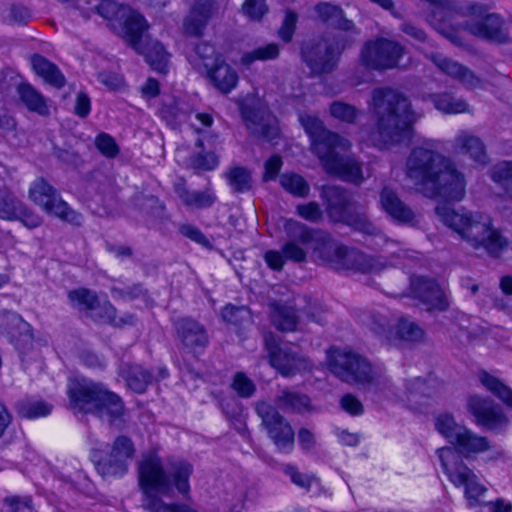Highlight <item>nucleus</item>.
Wrapping results in <instances>:
<instances>
[{
  "instance_id": "obj_1",
  "label": "nucleus",
  "mask_w": 512,
  "mask_h": 512,
  "mask_svg": "<svg viewBox=\"0 0 512 512\" xmlns=\"http://www.w3.org/2000/svg\"><path fill=\"white\" fill-rule=\"evenodd\" d=\"M287 240L284 243L286 257L294 263H303L307 259L308 247L312 249L314 261L326 264L336 270L355 269L362 273H379L390 265H397L402 258L408 257V250L398 247L399 243H387V260L383 256H370L348 250L338 244L332 236L321 229H315L295 219H287L283 226Z\"/></svg>"
},
{
  "instance_id": "obj_2",
  "label": "nucleus",
  "mask_w": 512,
  "mask_h": 512,
  "mask_svg": "<svg viewBox=\"0 0 512 512\" xmlns=\"http://www.w3.org/2000/svg\"><path fill=\"white\" fill-rule=\"evenodd\" d=\"M405 173L426 197L461 201L465 196L464 175L438 151L434 140H424L413 147L406 159Z\"/></svg>"
},
{
  "instance_id": "obj_3",
  "label": "nucleus",
  "mask_w": 512,
  "mask_h": 512,
  "mask_svg": "<svg viewBox=\"0 0 512 512\" xmlns=\"http://www.w3.org/2000/svg\"><path fill=\"white\" fill-rule=\"evenodd\" d=\"M139 485L145 495L143 506L150 512H194L185 504H166L156 494L170 496L172 493L171 481L176 489L183 495L190 490L189 478L193 473V466L185 460H176L170 463L169 474L164 470L161 458L150 453L145 455L138 466Z\"/></svg>"
},
{
  "instance_id": "obj_4",
  "label": "nucleus",
  "mask_w": 512,
  "mask_h": 512,
  "mask_svg": "<svg viewBox=\"0 0 512 512\" xmlns=\"http://www.w3.org/2000/svg\"><path fill=\"white\" fill-rule=\"evenodd\" d=\"M299 121L311 139V150L319 158L324 170L343 181L361 184L364 181L362 163L347 154L351 142L327 130L315 115L300 113Z\"/></svg>"
},
{
  "instance_id": "obj_5",
  "label": "nucleus",
  "mask_w": 512,
  "mask_h": 512,
  "mask_svg": "<svg viewBox=\"0 0 512 512\" xmlns=\"http://www.w3.org/2000/svg\"><path fill=\"white\" fill-rule=\"evenodd\" d=\"M372 104L379 141L384 146L410 143L420 116L409 98L397 89L380 87L372 92Z\"/></svg>"
},
{
  "instance_id": "obj_6",
  "label": "nucleus",
  "mask_w": 512,
  "mask_h": 512,
  "mask_svg": "<svg viewBox=\"0 0 512 512\" xmlns=\"http://www.w3.org/2000/svg\"><path fill=\"white\" fill-rule=\"evenodd\" d=\"M435 213L446 227L476 250L482 248L489 255L498 257L507 246V241L500 231L480 212L439 204L435 207Z\"/></svg>"
},
{
  "instance_id": "obj_7",
  "label": "nucleus",
  "mask_w": 512,
  "mask_h": 512,
  "mask_svg": "<svg viewBox=\"0 0 512 512\" xmlns=\"http://www.w3.org/2000/svg\"><path fill=\"white\" fill-rule=\"evenodd\" d=\"M70 408L74 412L91 413L107 418L110 423L122 417L124 404L121 398L101 383L82 378L71 380L68 385Z\"/></svg>"
},
{
  "instance_id": "obj_8",
  "label": "nucleus",
  "mask_w": 512,
  "mask_h": 512,
  "mask_svg": "<svg viewBox=\"0 0 512 512\" xmlns=\"http://www.w3.org/2000/svg\"><path fill=\"white\" fill-rule=\"evenodd\" d=\"M331 372L349 384H359L374 393H394L393 383L382 368H374L364 357L335 350L329 358Z\"/></svg>"
},
{
  "instance_id": "obj_9",
  "label": "nucleus",
  "mask_w": 512,
  "mask_h": 512,
  "mask_svg": "<svg viewBox=\"0 0 512 512\" xmlns=\"http://www.w3.org/2000/svg\"><path fill=\"white\" fill-rule=\"evenodd\" d=\"M355 43L351 35L322 37L302 46V59L312 74H328L337 68L342 53Z\"/></svg>"
},
{
  "instance_id": "obj_10",
  "label": "nucleus",
  "mask_w": 512,
  "mask_h": 512,
  "mask_svg": "<svg viewBox=\"0 0 512 512\" xmlns=\"http://www.w3.org/2000/svg\"><path fill=\"white\" fill-rule=\"evenodd\" d=\"M437 455L444 473L457 488H462L469 507L482 504L481 497L488 491L476 473L469 468L454 449H438Z\"/></svg>"
},
{
  "instance_id": "obj_11",
  "label": "nucleus",
  "mask_w": 512,
  "mask_h": 512,
  "mask_svg": "<svg viewBox=\"0 0 512 512\" xmlns=\"http://www.w3.org/2000/svg\"><path fill=\"white\" fill-rule=\"evenodd\" d=\"M435 428L451 445L440 449H454L461 459L462 457L470 458L490 449V443L486 437L457 423L451 414L438 415L435 420Z\"/></svg>"
},
{
  "instance_id": "obj_12",
  "label": "nucleus",
  "mask_w": 512,
  "mask_h": 512,
  "mask_svg": "<svg viewBox=\"0 0 512 512\" xmlns=\"http://www.w3.org/2000/svg\"><path fill=\"white\" fill-rule=\"evenodd\" d=\"M468 13L470 18L462 24V28L471 35L496 44L510 42V32L500 14L489 12L483 4L470 5Z\"/></svg>"
},
{
  "instance_id": "obj_13",
  "label": "nucleus",
  "mask_w": 512,
  "mask_h": 512,
  "mask_svg": "<svg viewBox=\"0 0 512 512\" xmlns=\"http://www.w3.org/2000/svg\"><path fill=\"white\" fill-rule=\"evenodd\" d=\"M135 452L136 449L132 439L125 435H119L111 444L107 454L94 451L92 460L97 472L103 478H120L128 472Z\"/></svg>"
},
{
  "instance_id": "obj_14",
  "label": "nucleus",
  "mask_w": 512,
  "mask_h": 512,
  "mask_svg": "<svg viewBox=\"0 0 512 512\" xmlns=\"http://www.w3.org/2000/svg\"><path fill=\"white\" fill-rule=\"evenodd\" d=\"M29 198L46 213L75 226H80L83 216L71 209L57 190L43 178L35 180L29 188Z\"/></svg>"
},
{
  "instance_id": "obj_15",
  "label": "nucleus",
  "mask_w": 512,
  "mask_h": 512,
  "mask_svg": "<svg viewBox=\"0 0 512 512\" xmlns=\"http://www.w3.org/2000/svg\"><path fill=\"white\" fill-rule=\"evenodd\" d=\"M270 439L281 452L289 453L294 447V431L290 423L278 412L277 408L265 401L255 406Z\"/></svg>"
},
{
  "instance_id": "obj_16",
  "label": "nucleus",
  "mask_w": 512,
  "mask_h": 512,
  "mask_svg": "<svg viewBox=\"0 0 512 512\" xmlns=\"http://www.w3.org/2000/svg\"><path fill=\"white\" fill-rule=\"evenodd\" d=\"M404 52L399 43L379 38L368 41L360 52V63L369 70H386L398 65Z\"/></svg>"
},
{
  "instance_id": "obj_17",
  "label": "nucleus",
  "mask_w": 512,
  "mask_h": 512,
  "mask_svg": "<svg viewBox=\"0 0 512 512\" xmlns=\"http://www.w3.org/2000/svg\"><path fill=\"white\" fill-rule=\"evenodd\" d=\"M264 344L268 352L269 362L285 377L311 370L312 363L304 355L293 351L290 347H282L271 332L264 335Z\"/></svg>"
},
{
  "instance_id": "obj_18",
  "label": "nucleus",
  "mask_w": 512,
  "mask_h": 512,
  "mask_svg": "<svg viewBox=\"0 0 512 512\" xmlns=\"http://www.w3.org/2000/svg\"><path fill=\"white\" fill-rule=\"evenodd\" d=\"M321 197L331 221L341 223L356 207L352 195L345 188L336 185L323 186Z\"/></svg>"
},
{
  "instance_id": "obj_19",
  "label": "nucleus",
  "mask_w": 512,
  "mask_h": 512,
  "mask_svg": "<svg viewBox=\"0 0 512 512\" xmlns=\"http://www.w3.org/2000/svg\"><path fill=\"white\" fill-rule=\"evenodd\" d=\"M470 412L477 423L489 430H500L507 425V418L501 408L493 401L479 396H471L468 401Z\"/></svg>"
},
{
  "instance_id": "obj_20",
  "label": "nucleus",
  "mask_w": 512,
  "mask_h": 512,
  "mask_svg": "<svg viewBox=\"0 0 512 512\" xmlns=\"http://www.w3.org/2000/svg\"><path fill=\"white\" fill-rule=\"evenodd\" d=\"M411 291L415 298L427 305L428 310L445 311L449 307L444 291L432 279L412 277Z\"/></svg>"
},
{
  "instance_id": "obj_21",
  "label": "nucleus",
  "mask_w": 512,
  "mask_h": 512,
  "mask_svg": "<svg viewBox=\"0 0 512 512\" xmlns=\"http://www.w3.org/2000/svg\"><path fill=\"white\" fill-rule=\"evenodd\" d=\"M216 12V0H196L183 20L184 34L191 37H201L209 20Z\"/></svg>"
},
{
  "instance_id": "obj_22",
  "label": "nucleus",
  "mask_w": 512,
  "mask_h": 512,
  "mask_svg": "<svg viewBox=\"0 0 512 512\" xmlns=\"http://www.w3.org/2000/svg\"><path fill=\"white\" fill-rule=\"evenodd\" d=\"M175 329L182 345L192 352H201L209 344L206 328L194 319H179L175 324Z\"/></svg>"
},
{
  "instance_id": "obj_23",
  "label": "nucleus",
  "mask_w": 512,
  "mask_h": 512,
  "mask_svg": "<svg viewBox=\"0 0 512 512\" xmlns=\"http://www.w3.org/2000/svg\"><path fill=\"white\" fill-rule=\"evenodd\" d=\"M380 206L382 210L399 224L414 226L417 224L415 212L405 204L397 192L391 187H384L380 192Z\"/></svg>"
},
{
  "instance_id": "obj_24",
  "label": "nucleus",
  "mask_w": 512,
  "mask_h": 512,
  "mask_svg": "<svg viewBox=\"0 0 512 512\" xmlns=\"http://www.w3.org/2000/svg\"><path fill=\"white\" fill-rule=\"evenodd\" d=\"M427 57L438 67V69L457 80L468 89H476L482 85L481 79L466 66L457 61L444 57L438 53H431Z\"/></svg>"
},
{
  "instance_id": "obj_25",
  "label": "nucleus",
  "mask_w": 512,
  "mask_h": 512,
  "mask_svg": "<svg viewBox=\"0 0 512 512\" xmlns=\"http://www.w3.org/2000/svg\"><path fill=\"white\" fill-rule=\"evenodd\" d=\"M314 11L320 21L346 32V35H351L357 41L360 29L356 27L352 20L346 17L340 6L330 2H320L314 7Z\"/></svg>"
},
{
  "instance_id": "obj_26",
  "label": "nucleus",
  "mask_w": 512,
  "mask_h": 512,
  "mask_svg": "<svg viewBox=\"0 0 512 512\" xmlns=\"http://www.w3.org/2000/svg\"><path fill=\"white\" fill-rule=\"evenodd\" d=\"M29 325L22 317L11 311H3L0 314V330L17 349L24 348L30 342L27 334Z\"/></svg>"
},
{
  "instance_id": "obj_27",
  "label": "nucleus",
  "mask_w": 512,
  "mask_h": 512,
  "mask_svg": "<svg viewBox=\"0 0 512 512\" xmlns=\"http://www.w3.org/2000/svg\"><path fill=\"white\" fill-rule=\"evenodd\" d=\"M205 72L213 86L224 94L234 89L238 82L236 71L223 59H216V62L207 68Z\"/></svg>"
},
{
  "instance_id": "obj_28",
  "label": "nucleus",
  "mask_w": 512,
  "mask_h": 512,
  "mask_svg": "<svg viewBox=\"0 0 512 512\" xmlns=\"http://www.w3.org/2000/svg\"><path fill=\"white\" fill-rule=\"evenodd\" d=\"M175 192L183 205L192 209H208L217 201V196L211 187L197 191L188 189L185 183H178L175 185Z\"/></svg>"
},
{
  "instance_id": "obj_29",
  "label": "nucleus",
  "mask_w": 512,
  "mask_h": 512,
  "mask_svg": "<svg viewBox=\"0 0 512 512\" xmlns=\"http://www.w3.org/2000/svg\"><path fill=\"white\" fill-rule=\"evenodd\" d=\"M124 28V38L128 44L137 52H143L142 37L148 28L145 18L129 7V14L121 22Z\"/></svg>"
},
{
  "instance_id": "obj_30",
  "label": "nucleus",
  "mask_w": 512,
  "mask_h": 512,
  "mask_svg": "<svg viewBox=\"0 0 512 512\" xmlns=\"http://www.w3.org/2000/svg\"><path fill=\"white\" fill-rule=\"evenodd\" d=\"M275 404L284 412L302 413L311 406L310 398L298 391L283 389L275 397Z\"/></svg>"
},
{
  "instance_id": "obj_31",
  "label": "nucleus",
  "mask_w": 512,
  "mask_h": 512,
  "mask_svg": "<svg viewBox=\"0 0 512 512\" xmlns=\"http://www.w3.org/2000/svg\"><path fill=\"white\" fill-rule=\"evenodd\" d=\"M271 322L279 331L292 332L299 324V317L294 307L288 304L273 303L271 305Z\"/></svg>"
},
{
  "instance_id": "obj_32",
  "label": "nucleus",
  "mask_w": 512,
  "mask_h": 512,
  "mask_svg": "<svg viewBox=\"0 0 512 512\" xmlns=\"http://www.w3.org/2000/svg\"><path fill=\"white\" fill-rule=\"evenodd\" d=\"M430 388L426 380L416 377L406 383V401L409 407L417 412H422L428 404Z\"/></svg>"
},
{
  "instance_id": "obj_33",
  "label": "nucleus",
  "mask_w": 512,
  "mask_h": 512,
  "mask_svg": "<svg viewBox=\"0 0 512 512\" xmlns=\"http://www.w3.org/2000/svg\"><path fill=\"white\" fill-rule=\"evenodd\" d=\"M32 67L37 75L42 77L44 81L56 88H62L65 85V77L59 68L48 59L41 55L32 57Z\"/></svg>"
},
{
  "instance_id": "obj_34",
  "label": "nucleus",
  "mask_w": 512,
  "mask_h": 512,
  "mask_svg": "<svg viewBox=\"0 0 512 512\" xmlns=\"http://www.w3.org/2000/svg\"><path fill=\"white\" fill-rule=\"evenodd\" d=\"M455 149L458 152L469 154L478 163L483 164L486 162L487 156L484 144L478 137L468 132L463 131L457 135L455 138Z\"/></svg>"
},
{
  "instance_id": "obj_35",
  "label": "nucleus",
  "mask_w": 512,
  "mask_h": 512,
  "mask_svg": "<svg viewBox=\"0 0 512 512\" xmlns=\"http://www.w3.org/2000/svg\"><path fill=\"white\" fill-rule=\"evenodd\" d=\"M242 116L246 122L247 128L250 129L253 134L259 135L266 140H273L277 137L278 129L266 122L263 115H259V112L251 108H244L242 110Z\"/></svg>"
},
{
  "instance_id": "obj_36",
  "label": "nucleus",
  "mask_w": 512,
  "mask_h": 512,
  "mask_svg": "<svg viewBox=\"0 0 512 512\" xmlns=\"http://www.w3.org/2000/svg\"><path fill=\"white\" fill-rule=\"evenodd\" d=\"M17 92L21 102L29 111L42 116L49 114V107L46 103V99L30 84H20L17 88Z\"/></svg>"
},
{
  "instance_id": "obj_37",
  "label": "nucleus",
  "mask_w": 512,
  "mask_h": 512,
  "mask_svg": "<svg viewBox=\"0 0 512 512\" xmlns=\"http://www.w3.org/2000/svg\"><path fill=\"white\" fill-rule=\"evenodd\" d=\"M122 376L127 386L136 393H143L152 382L151 373L136 364H126L122 368Z\"/></svg>"
},
{
  "instance_id": "obj_38",
  "label": "nucleus",
  "mask_w": 512,
  "mask_h": 512,
  "mask_svg": "<svg viewBox=\"0 0 512 512\" xmlns=\"http://www.w3.org/2000/svg\"><path fill=\"white\" fill-rule=\"evenodd\" d=\"M435 108L446 114L470 112L469 104L462 98L450 93H438L430 96Z\"/></svg>"
},
{
  "instance_id": "obj_39",
  "label": "nucleus",
  "mask_w": 512,
  "mask_h": 512,
  "mask_svg": "<svg viewBox=\"0 0 512 512\" xmlns=\"http://www.w3.org/2000/svg\"><path fill=\"white\" fill-rule=\"evenodd\" d=\"M479 381L481 384L500 400H502L507 406L512 408V389L506 386L498 378L490 375L486 371H481L478 374Z\"/></svg>"
},
{
  "instance_id": "obj_40",
  "label": "nucleus",
  "mask_w": 512,
  "mask_h": 512,
  "mask_svg": "<svg viewBox=\"0 0 512 512\" xmlns=\"http://www.w3.org/2000/svg\"><path fill=\"white\" fill-rule=\"evenodd\" d=\"M146 61L157 72L166 73L169 54L159 42H153L147 47L143 45V52Z\"/></svg>"
},
{
  "instance_id": "obj_41",
  "label": "nucleus",
  "mask_w": 512,
  "mask_h": 512,
  "mask_svg": "<svg viewBox=\"0 0 512 512\" xmlns=\"http://www.w3.org/2000/svg\"><path fill=\"white\" fill-rule=\"evenodd\" d=\"M23 211V202L6 188H0V218L16 220L19 212Z\"/></svg>"
},
{
  "instance_id": "obj_42",
  "label": "nucleus",
  "mask_w": 512,
  "mask_h": 512,
  "mask_svg": "<svg viewBox=\"0 0 512 512\" xmlns=\"http://www.w3.org/2000/svg\"><path fill=\"white\" fill-rule=\"evenodd\" d=\"M68 298L73 306L91 315L98 307L97 295L89 289L80 288L68 293Z\"/></svg>"
},
{
  "instance_id": "obj_43",
  "label": "nucleus",
  "mask_w": 512,
  "mask_h": 512,
  "mask_svg": "<svg viewBox=\"0 0 512 512\" xmlns=\"http://www.w3.org/2000/svg\"><path fill=\"white\" fill-rule=\"evenodd\" d=\"M395 322L388 311H375L370 314L368 325L377 335L392 340Z\"/></svg>"
},
{
  "instance_id": "obj_44",
  "label": "nucleus",
  "mask_w": 512,
  "mask_h": 512,
  "mask_svg": "<svg viewBox=\"0 0 512 512\" xmlns=\"http://www.w3.org/2000/svg\"><path fill=\"white\" fill-rule=\"evenodd\" d=\"M225 177L235 193H245L252 188L251 173L245 167H233L225 173Z\"/></svg>"
},
{
  "instance_id": "obj_45",
  "label": "nucleus",
  "mask_w": 512,
  "mask_h": 512,
  "mask_svg": "<svg viewBox=\"0 0 512 512\" xmlns=\"http://www.w3.org/2000/svg\"><path fill=\"white\" fill-rule=\"evenodd\" d=\"M216 59H222L217 56L212 45L202 42L195 46L194 55L189 56V60L196 69L206 70L216 62Z\"/></svg>"
},
{
  "instance_id": "obj_46",
  "label": "nucleus",
  "mask_w": 512,
  "mask_h": 512,
  "mask_svg": "<svg viewBox=\"0 0 512 512\" xmlns=\"http://www.w3.org/2000/svg\"><path fill=\"white\" fill-rule=\"evenodd\" d=\"M90 317L96 321L109 322L115 326L134 323V317L132 315L117 320L116 309L109 301L100 303L98 300L97 310L91 313Z\"/></svg>"
},
{
  "instance_id": "obj_47",
  "label": "nucleus",
  "mask_w": 512,
  "mask_h": 512,
  "mask_svg": "<svg viewBox=\"0 0 512 512\" xmlns=\"http://www.w3.org/2000/svg\"><path fill=\"white\" fill-rule=\"evenodd\" d=\"M281 186L296 197H307L310 192L308 182L299 174L284 173L280 176Z\"/></svg>"
},
{
  "instance_id": "obj_48",
  "label": "nucleus",
  "mask_w": 512,
  "mask_h": 512,
  "mask_svg": "<svg viewBox=\"0 0 512 512\" xmlns=\"http://www.w3.org/2000/svg\"><path fill=\"white\" fill-rule=\"evenodd\" d=\"M423 330L412 321L405 318L398 319L394 324L393 338L397 337L408 342L419 341L423 338Z\"/></svg>"
},
{
  "instance_id": "obj_49",
  "label": "nucleus",
  "mask_w": 512,
  "mask_h": 512,
  "mask_svg": "<svg viewBox=\"0 0 512 512\" xmlns=\"http://www.w3.org/2000/svg\"><path fill=\"white\" fill-rule=\"evenodd\" d=\"M96 12L108 21L121 23L125 15L129 14V6L119 4L114 0H102L96 6Z\"/></svg>"
},
{
  "instance_id": "obj_50",
  "label": "nucleus",
  "mask_w": 512,
  "mask_h": 512,
  "mask_svg": "<svg viewBox=\"0 0 512 512\" xmlns=\"http://www.w3.org/2000/svg\"><path fill=\"white\" fill-rule=\"evenodd\" d=\"M17 409L22 417L34 419L49 415L52 405L42 400H25L18 404Z\"/></svg>"
},
{
  "instance_id": "obj_51",
  "label": "nucleus",
  "mask_w": 512,
  "mask_h": 512,
  "mask_svg": "<svg viewBox=\"0 0 512 512\" xmlns=\"http://www.w3.org/2000/svg\"><path fill=\"white\" fill-rule=\"evenodd\" d=\"M279 56V46L276 43H269L265 46L258 47L253 51L242 55L241 63L245 66L251 65L254 61H267L276 59Z\"/></svg>"
},
{
  "instance_id": "obj_52",
  "label": "nucleus",
  "mask_w": 512,
  "mask_h": 512,
  "mask_svg": "<svg viewBox=\"0 0 512 512\" xmlns=\"http://www.w3.org/2000/svg\"><path fill=\"white\" fill-rule=\"evenodd\" d=\"M491 178L512 197V162H501L491 171Z\"/></svg>"
},
{
  "instance_id": "obj_53",
  "label": "nucleus",
  "mask_w": 512,
  "mask_h": 512,
  "mask_svg": "<svg viewBox=\"0 0 512 512\" xmlns=\"http://www.w3.org/2000/svg\"><path fill=\"white\" fill-rule=\"evenodd\" d=\"M341 223H344L364 234L374 235L377 232V228L368 219L367 215L365 213L359 212L356 207Z\"/></svg>"
},
{
  "instance_id": "obj_54",
  "label": "nucleus",
  "mask_w": 512,
  "mask_h": 512,
  "mask_svg": "<svg viewBox=\"0 0 512 512\" xmlns=\"http://www.w3.org/2000/svg\"><path fill=\"white\" fill-rule=\"evenodd\" d=\"M221 315L225 322L235 326L251 322V312L246 306L227 305L223 308Z\"/></svg>"
},
{
  "instance_id": "obj_55",
  "label": "nucleus",
  "mask_w": 512,
  "mask_h": 512,
  "mask_svg": "<svg viewBox=\"0 0 512 512\" xmlns=\"http://www.w3.org/2000/svg\"><path fill=\"white\" fill-rule=\"evenodd\" d=\"M329 110L333 118L346 123H354L358 115L355 106L342 101H334Z\"/></svg>"
},
{
  "instance_id": "obj_56",
  "label": "nucleus",
  "mask_w": 512,
  "mask_h": 512,
  "mask_svg": "<svg viewBox=\"0 0 512 512\" xmlns=\"http://www.w3.org/2000/svg\"><path fill=\"white\" fill-rule=\"evenodd\" d=\"M94 144L98 151L106 158H115L119 154V146L108 133L102 132L95 138Z\"/></svg>"
},
{
  "instance_id": "obj_57",
  "label": "nucleus",
  "mask_w": 512,
  "mask_h": 512,
  "mask_svg": "<svg viewBox=\"0 0 512 512\" xmlns=\"http://www.w3.org/2000/svg\"><path fill=\"white\" fill-rule=\"evenodd\" d=\"M283 472L290 477L293 484L307 491L310 490L312 484L317 481L314 475L301 473L294 465H285Z\"/></svg>"
},
{
  "instance_id": "obj_58",
  "label": "nucleus",
  "mask_w": 512,
  "mask_h": 512,
  "mask_svg": "<svg viewBox=\"0 0 512 512\" xmlns=\"http://www.w3.org/2000/svg\"><path fill=\"white\" fill-rule=\"evenodd\" d=\"M296 213L302 219L314 224L321 222L324 216L320 205L315 201L297 205Z\"/></svg>"
},
{
  "instance_id": "obj_59",
  "label": "nucleus",
  "mask_w": 512,
  "mask_h": 512,
  "mask_svg": "<svg viewBox=\"0 0 512 512\" xmlns=\"http://www.w3.org/2000/svg\"><path fill=\"white\" fill-rule=\"evenodd\" d=\"M232 388L242 398L251 397L256 390L253 381L243 372H238L234 375Z\"/></svg>"
},
{
  "instance_id": "obj_60",
  "label": "nucleus",
  "mask_w": 512,
  "mask_h": 512,
  "mask_svg": "<svg viewBox=\"0 0 512 512\" xmlns=\"http://www.w3.org/2000/svg\"><path fill=\"white\" fill-rule=\"evenodd\" d=\"M298 21V15L294 11H287L282 22V25L278 31V35L284 42H290L293 38L296 24Z\"/></svg>"
},
{
  "instance_id": "obj_61",
  "label": "nucleus",
  "mask_w": 512,
  "mask_h": 512,
  "mask_svg": "<svg viewBox=\"0 0 512 512\" xmlns=\"http://www.w3.org/2000/svg\"><path fill=\"white\" fill-rule=\"evenodd\" d=\"M242 12L251 20H260L267 12L265 0H245Z\"/></svg>"
},
{
  "instance_id": "obj_62",
  "label": "nucleus",
  "mask_w": 512,
  "mask_h": 512,
  "mask_svg": "<svg viewBox=\"0 0 512 512\" xmlns=\"http://www.w3.org/2000/svg\"><path fill=\"white\" fill-rule=\"evenodd\" d=\"M4 506L6 512H36L29 497H7Z\"/></svg>"
},
{
  "instance_id": "obj_63",
  "label": "nucleus",
  "mask_w": 512,
  "mask_h": 512,
  "mask_svg": "<svg viewBox=\"0 0 512 512\" xmlns=\"http://www.w3.org/2000/svg\"><path fill=\"white\" fill-rule=\"evenodd\" d=\"M112 293L124 300H134L146 296V290L141 284H133L125 287H114Z\"/></svg>"
},
{
  "instance_id": "obj_64",
  "label": "nucleus",
  "mask_w": 512,
  "mask_h": 512,
  "mask_svg": "<svg viewBox=\"0 0 512 512\" xmlns=\"http://www.w3.org/2000/svg\"><path fill=\"white\" fill-rule=\"evenodd\" d=\"M30 18L31 14L29 9L22 5H12L6 16L9 23L17 25L26 24Z\"/></svg>"
}]
</instances>
